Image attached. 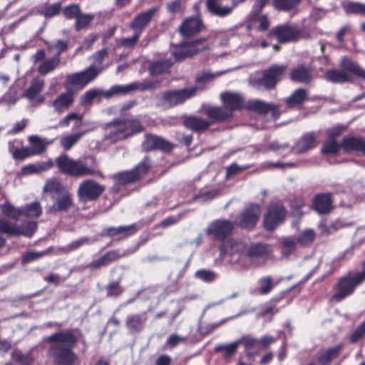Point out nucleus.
<instances>
[{"label":"nucleus","mask_w":365,"mask_h":365,"mask_svg":"<svg viewBox=\"0 0 365 365\" xmlns=\"http://www.w3.org/2000/svg\"><path fill=\"white\" fill-rule=\"evenodd\" d=\"M46 341L52 342L49 354L56 363L61 365H72L76 356L71 351V347L76 342V337L70 331H62L53 334L46 339Z\"/></svg>","instance_id":"1"},{"label":"nucleus","mask_w":365,"mask_h":365,"mask_svg":"<svg viewBox=\"0 0 365 365\" xmlns=\"http://www.w3.org/2000/svg\"><path fill=\"white\" fill-rule=\"evenodd\" d=\"M143 130V126L135 119L114 120L105 128V139L111 143L124 140Z\"/></svg>","instance_id":"2"},{"label":"nucleus","mask_w":365,"mask_h":365,"mask_svg":"<svg viewBox=\"0 0 365 365\" xmlns=\"http://www.w3.org/2000/svg\"><path fill=\"white\" fill-rule=\"evenodd\" d=\"M56 164L63 173L71 176L81 177L97 173L94 168L88 166L84 161L74 160L66 154L59 155L56 160Z\"/></svg>","instance_id":"3"},{"label":"nucleus","mask_w":365,"mask_h":365,"mask_svg":"<svg viewBox=\"0 0 365 365\" xmlns=\"http://www.w3.org/2000/svg\"><path fill=\"white\" fill-rule=\"evenodd\" d=\"M362 270L356 274H349L341 278L335 286L336 292L333 299L340 302L351 295L355 288L365 281V261L362 263Z\"/></svg>","instance_id":"4"},{"label":"nucleus","mask_w":365,"mask_h":365,"mask_svg":"<svg viewBox=\"0 0 365 365\" xmlns=\"http://www.w3.org/2000/svg\"><path fill=\"white\" fill-rule=\"evenodd\" d=\"M341 67L345 71L329 70L327 71L326 78L334 83H344L350 80L349 73L359 78H365V71L362 70L356 63L348 58H343L341 62Z\"/></svg>","instance_id":"5"},{"label":"nucleus","mask_w":365,"mask_h":365,"mask_svg":"<svg viewBox=\"0 0 365 365\" xmlns=\"http://www.w3.org/2000/svg\"><path fill=\"white\" fill-rule=\"evenodd\" d=\"M314 146L315 137L313 133H308L303 135L292 148L286 143H279L278 142L272 143L269 145V148L279 155H285L292 151L296 153H304Z\"/></svg>","instance_id":"6"},{"label":"nucleus","mask_w":365,"mask_h":365,"mask_svg":"<svg viewBox=\"0 0 365 365\" xmlns=\"http://www.w3.org/2000/svg\"><path fill=\"white\" fill-rule=\"evenodd\" d=\"M99 74V71L95 67H88L86 70L68 75L64 83L67 90L72 88L83 89L92 82Z\"/></svg>","instance_id":"7"},{"label":"nucleus","mask_w":365,"mask_h":365,"mask_svg":"<svg viewBox=\"0 0 365 365\" xmlns=\"http://www.w3.org/2000/svg\"><path fill=\"white\" fill-rule=\"evenodd\" d=\"M272 33L281 43L295 41L302 38H307L309 36V32L305 29H301L289 24L275 27L272 30Z\"/></svg>","instance_id":"8"},{"label":"nucleus","mask_w":365,"mask_h":365,"mask_svg":"<svg viewBox=\"0 0 365 365\" xmlns=\"http://www.w3.org/2000/svg\"><path fill=\"white\" fill-rule=\"evenodd\" d=\"M245 244L233 240L224 242L220 248L222 255L230 256L232 263L239 264L242 267L247 266L245 262Z\"/></svg>","instance_id":"9"},{"label":"nucleus","mask_w":365,"mask_h":365,"mask_svg":"<svg viewBox=\"0 0 365 365\" xmlns=\"http://www.w3.org/2000/svg\"><path fill=\"white\" fill-rule=\"evenodd\" d=\"M196 91V87H190L180 90L166 91L162 93L160 96V101L163 106H175L178 104L183 103L187 99L195 96Z\"/></svg>","instance_id":"10"},{"label":"nucleus","mask_w":365,"mask_h":365,"mask_svg":"<svg viewBox=\"0 0 365 365\" xmlns=\"http://www.w3.org/2000/svg\"><path fill=\"white\" fill-rule=\"evenodd\" d=\"M245 0H206L207 11L214 16L225 17Z\"/></svg>","instance_id":"11"},{"label":"nucleus","mask_w":365,"mask_h":365,"mask_svg":"<svg viewBox=\"0 0 365 365\" xmlns=\"http://www.w3.org/2000/svg\"><path fill=\"white\" fill-rule=\"evenodd\" d=\"M150 167V163L145 158L134 170L119 173L114 176V179L120 185L135 182L145 175Z\"/></svg>","instance_id":"12"},{"label":"nucleus","mask_w":365,"mask_h":365,"mask_svg":"<svg viewBox=\"0 0 365 365\" xmlns=\"http://www.w3.org/2000/svg\"><path fill=\"white\" fill-rule=\"evenodd\" d=\"M104 191V187L92 180L83 181L78 190L81 202H87L96 200Z\"/></svg>","instance_id":"13"},{"label":"nucleus","mask_w":365,"mask_h":365,"mask_svg":"<svg viewBox=\"0 0 365 365\" xmlns=\"http://www.w3.org/2000/svg\"><path fill=\"white\" fill-rule=\"evenodd\" d=\"M285 216L286 212L281 202L271 204L264 218V227L268 230L275 229L284 221Z\"/></svg>","instance_id":"14"},{"label":"nucleus","mask_w":365,"mask_h":365,"mask_svg":"<svg viewBox=\"0 0 365 365\" xmlns=\"http://www.w3.org/2000/svg\"><path fill=\"white\" fill-rule=\"evenodd\" d=\"M208 48H210V45L206 43L205 39L200 38L180 47L178 51L173 53V56L175 61H179Z\"/></svg>","instance_id":"15"},{"label":"nucleus","mask_w":365,"mask_h":365,"mask_svg":"<svg viewBox=\"0 0 365 365\" xmlns=\"http://www.w3.org/2000/svg\"><path fill=\"white\" fill-rule=\"evenodd\" d=\"M157 87V83L150 82H135L128 85L115 86L105 93L106 97L113 95H122L133 92L137 90H151Z\"/></svg>","instance_id":"16"},{"label":"nucleus","mask_w":365,"mask_h":365,"mask_svg":"<svg viewBox=\"0 0 365 365\" xmlns=\"http://www.w3.org/2000/svg\"><path fill=\"white\" fill-rule=\"evenodd\" d=\"M260 213L261 208L259 205L250 204L240 214L237 225L242 228H252L259 220Z\"/></svg>","instance_id":"17"},{"label":"nucleus","mask_w":365,"mask_h":365,"mask_svg":"<svg viewBox=\"0 0 365 365\" xmlns=\"http://www.w3.org/2000/svg\"><path fill=\"white\" fill-rule=\"evenodd\" d=\"M234 225L225 220H217L210 224L207 229V234L217 240H223L232 231Z\"/></svg>","instance_id":"18"},{"label":"nucleus","mask_w":365,"mask_h":365,"mask_svg":"<svg viewBox=\"0 0 365 365\" xmlns=\"http://www.w3.org/2000/svg\"><path fill=\"white\" fill-rule=\"evenodd\" d=\"M287 69L285 66L274 65L264 72L263 76L259 81V84L267 88H273L279 81Z\"/></svg>","instance_id":"19"},{"label":"nucleus","mask_w":365,"mask_h":365,"mask_svg":"<svg viewBox=\"0 0 365 365\" xmlns=\"http://www.w3.org/2000/svg\"><path fill=\"white\" fill-rule=\"evenodd\" d=\"M37 227L35 222H29L20 230L18 227L9 223L7 221L0 219V232L9 235L22 234L27 237H31Z\"/></svg>","instance_id":"20"},{"label":"nucleus","mask_w":365,"mask_h":365,"mask_svg":"<svg viewBox=\"0 0 365 365\" xmlns=\"http://www.w3.org/2000/svg\"><path fill=\"white\" fill-rule=\"evenodd\" d=\"M203 23L199 15L185 19L180 26V31L184 36H192L202 31Z\"/></svg>","instance_id":"21"},{"label":"nucleus","mask_w":365,"mask_h":365,"mask_svg":"<svg viewBox=\"0 0 365 365\" xmlns=\"http://www.w3.org/2000/svg\"><path fill=\"white\" fill-rule=\"evenodd\" d=\"M142 145L143 149L147 151L153 150L170 151L173 147L168 141L155 135H147Z\"/></svg>","instance_id":"22"},{"label":"nucleus","mask_w":365,"mask_h":365,"mask_svg":"<svg viewBox=\"0 0 365 365\" xmlns=\"http://www.w3.org/2000/svg\"><path fill=\"white\" fill-rule=\"evenodd\" d=\"M44 88V81L34 79L31 81L29 88L24 91L23 96L29 101H34L37 104H41L45 101V97L39 95Z\"/></svg>","instance_id":"23"},{"label":"nucleus","mask_w":365,"mask_h":365,"mask_svg":"<svg viewBox=\"0 0 365 365\" xmlns=\"http://www.w3.org/2000/svg\"><path fill=\"white\" fill-rule=\"evenodd\" d=\"M156 12V9H150L138 14L130 23V28L141 35L143 29L148 26Z\"/></svg>","instance_id":"24"},{"label":"nucleus","mask_w":365,"mask_h":365,"mask_svg":"<svg viewBox=\"0 0 365 365\" xmlns=\"http://www.w3.org/2000/svg\"><path fill=\"white\" fill-rule=\"evenodd\" d=\"M74 98L73 93L67 90V92L62 93L56 97L52 106L56 112L62 113L71 108L74 102Z\"/></svg>","instance_id":"25"},{"label":"nucleus","mask_w":365,"mask_h":365,"mask_svg":"<svg viewBox=\"0 0 365 365\" xmlns=\"http://www.w3.org/2000/svg\"><path fill=\"white\" fill-rule=\"evenodd\" d=\"M341 148L345 152L356 151L365 154V139L354 136L344 137L341 142Z\"/></svg>","instance_id":"26"},{"label":"nucleus","mask_w":365,"mask_h":365,"mask_svg":"<svg viewBox=\"0 0 365 365\" xmlns=\"http://www.w3.org/2000/svg\"><path fill=\"white\" fill-rule=\"evenodd\" d=\"M221 99L224 103L225 108L230 110L231 115L233 110L240 109L244 104V99L239 93H224L221 94Z\"/></svg>","instance_id":"27"},{"label":"nucleus","mask_w":365,"mask_h":365,"mask_svg":"<svg viewBox=\"0 0 365 365\" xmlns=\"http://www.w3.org/2000/svg\"><path fill=\"white\" fill-rule=\"evenodd\" d=\"M52 197L54 199V202L51 209L54 211L66 212L73 205L72 196L67 190L58 195L56 198L54 195Z\"/></svg>","instance_id":"28"},{"label":"nucleus","mask_w":365,"mask_h":365,"mask_svg":"<svg viewBox=\"0 0 365 365\" xmlns=\"http://www.w3.org/2000/svg\"><path fill=\"white\" fill-rule=\"evenodd\" d=\"M332 200L330 194H320L313 200V207L319 214L328 213L331 209Z\"/></svg>","instance_id":"29"},{"label":"nucleus","mask_w":365,"mask_h":365,"mask_svg":"<svg viewBox=\"0 0 365 365\" xmlns=\"http://www.w3.org/2000/svg\"><path fill=\"white\" fill-rule=\"evenodd\" d=\"M137 230L135 224L128 226L108 227L103 230V235L110 237H118L119 239H122L134 234Z\"/></svg>","instance_id":"30"},{"label":"nucleus","mask_w":365,"mask_h":365,"mask_svg":"<svg viewBox=\"0 0 365 365\" xmlns=\"http://www.w3.org/2000/svg\"><path fill=\"white\" fill-rule=\"evenodd\" d=\"M204 113L214 121H222L231 117L230 110L225 107L208 106L204 108Z\"/></svg>","instance_id":"31"},{"label":"nucleus","mask_w":365,"mask_h":365,"mask_svg":"<svg viewBox=\"0 0 365 365\" xmlns=\"http://www.w3.org/2000/svg\"><path fill=\"white\" fill-rule=\"evenodd\" d=\"M240 344L244 346L245 351L248 356H254L262 349L259 340L250 335L243 336L240 339Z\"/></svg>","instance_id":"32"},{"label":"nucleus","mask_w":365,"mask_h":365,"mask_svg":"<svg viewBox=\"0 0 365 365\" xmlns=\"http://www.w3.org/2000/svg\"><path fill=\"white\" fill-rule=\"evenodd\" d=\"M185 125L195 131H201L207 129L212 122L198 116L187 117L184 121Z\"/></svg>","instance_id":"33"},{"label":"nucleus","mask_w":365,"mask_h":365,"mask_svg":"<svg viewBox=\"0 0 365 365\" xmlns=\"http://www.w3.org/2000/svg\"><path fill=\"white\" fill-rule=\"evenodd\" d=\"M53 165V161L49 160L46 162L29 164L22 168L21 172L24 175H31L39 173L51 169Z\"/></svg>","instance_id":"34"},{"label":"nucleus","mask_w":365,"mask_h":365,"mask_svg":"<svg viewBox=\"0 0 365 365\" xmlns=\"http://www.w3.org/2000/svg\"><path fill=\"white\" fill-rule=\"evenodd\" d=\"M248 106L249 108L264 114L271 111L273 115H275L279 111L277 106L272 103H267L259 100L250 101Z\"/></svg>","instance_id":"35"},{"label":"nucleus","mask_w":365,"mask_h":365,"mask_svg":"<svg viewBox=\"0 0 365 365\" xmlns=\"http://www.w3.org/2000/svg\"><path fill=\"white\" fill-rule=\"evenodd\" d=\"M291 79L294 82L307 83L311 81V73L309 68L299 66L293 69L290 73Z\"/></svg>","instance_id":"36"},{"label":"nucleus","mask_w":365,"mask_h":365,"mask_svg":"<svg viewBox=\"0 0 365 365\" xmlns=\"http://www.w3.org/2000/svg\"><path fill=\"white\" fill-rule=\"evenodd\" d=\"M88 132V130L80 131L63 136L60 139V145L65 150H68Z\"/></svg>","instance_id":"37"},{"label":"nucleus","mask_w":365,"mask_h":365,"mask_svg":"<svg viewBox=\"0 0 365 365\" xmlns=\"http://www.w3.org/2000/svg\"><path fill=\"white\" fill-rule=\"evenodd\" d=\"M342 349V345L339 344L323 351L319 356V361L322 365H329L331 360L336 358Z\"/></svg>","instance_id":"38"},{"label":"nucleus","mask_w":365,"mask_h":365,"mask_svg":"<svg viewBox=\"0 0 365 365\" xmlns=\"http://www.w3.org/2000/svg\"><path fill=\"white\" fill-rule=\"evenodd\" d=\"M269 249L267 245L257 244L250 246L247 250H245V262L250 258L259 257L266 255L269 253Z\"/></svg>","instance_id":"39"},{"label":"nucleus","mask_w":365,"mask_h":365,"mask_svg":"<svg viewBox=\"0 0 365 365\" xmlns=\"http://www.w3.org/2000/svg\"><path fill=\"white\" fill-rule=\"evenodd\" d=\"M307 99V92L306 90L299 88L296 90L287 100V104L290 108H294L302 105Z\"/></svg>","instance_id":"40"},{"label":"nucleus","mask_w":365,"mask_h":365,"mask_svg":"<svg viewBox=\"0 0 365 365\" xmlns=\"http://www.w3.org/2000/svg\"><path fill=\"white\" fill-rule=\"evenodd\" d=\"M146 320L145 314L132 315L127 319L126 326L132 331H139L143 329Z\"/></svg>","instance_id":"41"},{"label":"nucleus","mask_w":365,"mask_h":365,"mask_svg":"<svg viewBox=\"0 0 365 365\" xmlns=\"http://www.w3.org/2000/svg\"><path fill=\"white\" fill-rule=\"evenodd\" d=\"M29 149L33 155H38L46 150L45 140L37 135H31L29 137Z\"/></svg>","instance_id":"42"},{"label":"nucleus","mask_w":365,"mask_h":365,"mask_svg":"<svg viewBox=\"0 0 365 365\" xmlns=\"http://www.w3.org/2000/svg\"><path fill=\"white\" fill-rule=\"evenodd\" d=\"M66 190L63 185L60 182L59 180L53 178L46 181L43 192H48L53 195L57 194L58 195Z\"/></svg>","instance_id":"43"},{"label":"nucleus","mask_w":365,"mask_h":365,"mask_svg":"<svg viewBox=\"0 0 365 365\" xmlns=\"http://www.w3.org/2000/svg\"><path fill=\"white\" fill-rule=\"evenodd\" d=\"M299 243L295 237H287L282 241V254L284 257H287L292 254L297 248Z\"/></svg>","instance_id":"44"},{"label":"nucleus","mask_w":365,"mask_h":365,"mask_svg":"<svg viewBox=\"0 0 365 365\" xmlns=\"http://www.w3.org/2000/svg\"><path fill=\"white\" fill-rule=\"evenodd\" d=\"M60 63V58L54 56L47 61H43L38 68V71L41 75H46V73L53 71Z\"/></svg>","instance_id":"45"},{"label":"nucleus","mask_w":365,"mask_h":365,"mask_svg":"<svg viewBox=\"0 0 365 365\" xmlns=\"http://www.w3.org/2000/svg\"><path fill=\"white\" fill-rule=\"evenodd\" d=\"M301 0H273L274 7L280 11H288L296 8Z\"/></svg>","instance_id":"46"},{"label":"nucleus","mask_w":365,"mask_h":365,"mask_svg":"<svg viewBox=\"0 0 365 365\" xmlns=\"http://www.w3.org/2000/svg\"><path fill=\"white\" fill-rule=\"evenodd\" d=\"M117 258L118 254L115 252H108L100 259L92 262L91 267L93 268H99L101 267L106 266Z\"/></svg>","instance_id":"47"},{"label":"nucleus","mask_w":365,"mask_h":365,"mask_svg":"<svg viewBox=\"0 0 365 365\" xmlns=\"http://www.w3.org/2000/svg\"><path fill=\"white\" fill-rule=\"evenodd\" d=\"M274 287L273 279L271 277H264L258 280V287L257 292L264 295L271 292Z\"/></svg>","instance_id":"48"},{"label":"nucleus","mask_w":365,"mask_h":365,"mask_svg":"<svg viewBox=\"0 0 365 365\" xmlns=\"http://www.w3.org/2000/svg\"><path fill=\"white\" fill-rule=\"evenodd\" d=\"M14 143H9V152L12 154L14 158L16 160H24L26 158L32 156V153L29 148H24L22 149L15 148L13 145Z\"/></svg>","instance_id":"49"},{"label":"nucleus","mask_w":365,"mask_h":365,"mask_svg":"<svg viewBox=\"0 0 365 365\" xmlns=\"http://www.w3.org/2000/svg\"><path fill=\"white\" fill-rule=\"evenodd\" d=\"M343 6L346 13H356L365 16V4H360L356 2H345Z\"/></svg>","instance_id":"50"},{"label":"nucleus","mask_w":365,"mask_h":365,"mask_svg":"<svg viewBox=\"0 0 365 365\" xmlns=\"http://www.w3.org/2000/svg\"><path fill=\"white\" fill-rule=\"evenodd\" d=\"M173 63L171 60L165 61H156L151 65L150 73L153 75H158L165 72Z\"/></svg>","instance_id":"51"},{"label":"nucleus","mask_w":365,"mask_h":365,"mask_svg":"<svg viewBox=\"0 0 365 365\" xmlns=\"http://www.w3.org/2000/svg\"><path fill=\"white\" fill-rule=\"evenodd\" d=\"M81 120H82V115L76 113H70L67 115H66L64 118H63L60 121L58 122V126L59 127H67L70 125L71 121L76 120V128H79L81 125Z\"/></svg>","instance_id":"52"},{"label":"nucleus","mask_w":365,"mask_h":365,"mask_svg":"<svg viewBox=\"0 0 365 365\" xmlns=\"http://www.w3.org/2000/svg\"><path fill=\"white\" fill-rule=\"evenodd\" d=\"M12 359L21 365H31L34 362V357L31 354H23L20 351H14Z\"/></svg>","instance_id":"53"},{"label":"nucleus","mask_w":365,"mask_h":365,"mask_svg":"<svg viewBox=\"0 0 365 365\" xmlns=\"http://www.w3.org/2000/svg\"><path fill=\"white\" fill-rule=\"evenodd\" d=\"M341 148V144L337 143L335 139L328 138V140L323 144L322 153L324 154H336Z\"/></svg>","instance_id":"54"},{"label":"nucleus","mask_w":365,"mask_h":365,"mask_svg":"<svg viewBox=\"0 0 365 365\" xmlns=\"http://www.w3.org/2000/svg\"><path fill=\"white\" fill-rule=\"evenodd\" d=\"M1 210L4 215L11 219H17L21 215V211L14 207L9 202H6L1 206Z\"/></svg>","instance_id":"55"},{"label":"nucleus","mask_w":365,"mask_h":365,"mask_svg":"<svg viewBox=\"0 0 365 365\" xmlns=\"http://www.w3.org/2000/svg\"><path fill=\"white\" fill-rule=\"evenodd\" d=\"M42 211L38 202H34L26 205L23 208L21 214H25L29 217H38L41 215Z\"/></svg>","instance_id":"56"},{"label":"nucleus","mask_w":365,"mask_h":365,"mask_svg":"<svg viewBox=\"0 0 365 365\" xmlns=\"http://www.w3.org/2000/svg\"><path fill=\"white\" fill-rule=\"evenodd\" d=\"M67 48V43L63 41H57L48 45V51L58 57L61 53L66 51Z\"/></svg>","instance_id":"57"},{"label":"nucleus","mask_w":365,"mask_h":365,"mask_svg":"<svg viewBox=\"0 0 365 365\" xmlns=\"http://www.w3.org/2000/svg\"><path fill=\"white\" fill-rule=\"evenodd\" d=\"M89 242V240L87 237H83L78 240L73 241L71 242L69 245L62 247L59 248V250L62 253H68L70 252L74 251L78 249L81 246L88 244Z\"/></svg>","instance_id":"58"},{"label":"nucleus","mask_w":365,"mask_h":365,"mask_svg":"<svg viewBox=\"0 0 365 365\" xmlns=\"http://www.w3.org/2000/svg\"><path fill=\"white\" fill-rule=\"evenodd\" d=\"M315 237V234L312 230H306L300 233L297 237H295L299 245H307L312 242Z\"/></svg>","instance_id":"59"},{"label":"nucleus","mask_w":365,"mask_h":365,"mask_svg":"<svg viewBox=\"0 0 365 365\" xmlns=\"http://www.w3.org/2000/svg\"><path fill=\"white\" fill-rule=\"evenodd\" d=\"M195 276L198 279L205 282H211L216 279V274L213 271L207 269H200L195 272Z\"/></svg>","instance_id":"60"},{"label":"nucleus","mask_w":365,"mask_h":365,"mask_svg":"<svg viewBox=\"0 0 365 365\" xmlns=\"http://www.w3.org/2000/svg\"><path fill=\"white\" fill-rule=\"evenodd\" d=\"M61 7V4L60 2L55 3L53 4H48L45 6L42 13L45 17L51 18L57 15L59 13Z\"/></svg>","instance_id":"61"},{"label":"nucleus","mask_w":365,"mask_h":365,"mask_svg":"<svg viewBox=\"0 0 365 365\" xmlns=\"http://www.w3.org/2000/svg\"><path fill=\"white\" fill-rule=\"evenodd\" d=\"M93 16L90 14H81V13L76 19V28L77 30H80L81 29L87 26L91 21L93 20Z\"/></svg>","instance_id":"62"},{"label":"nucleus","mask_w":365,"mask_h":365,"mask_svg":"<svg viewBox=\"0 0 365 365\" xmlns=\"http://www.w3.org/2000/svg\"><path fill=\"white\" fill-rule=\"evenodd\" d=\"M108 53L106 50H101L96 53L93 58L94 59V62L93 65L90 67H95L96 69L99 71V73L101 72L103 68L101 66L103 61L107 56Z\"/></svg>","instance_id":"63"},{"label":"nucleus","mask_w":365,"mask_h":365,"mask_svg":"<svg viewBox=\"0 0 365 365\" xmlns=\"http://www.w3.org/2000/svg\"><path fill=\"white\" fill-rule=\"evenodd\" d=\"M365 336V321L351 334L350 341L355 343Z\"/></svg>","instance_id":"64"}]
</instances>
